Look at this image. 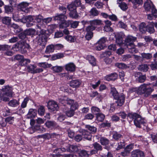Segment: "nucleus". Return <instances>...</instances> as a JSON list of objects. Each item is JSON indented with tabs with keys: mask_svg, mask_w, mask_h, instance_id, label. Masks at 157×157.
Segmentation results:
<instances>
[{
	"mask_svg": "<svg viewBox=\"0 0 157 157\" xmlns=\"http://www.w3.org/2000/svg\"><path fill=\"white\" fill-rule=\"evenodd\" d=\"M154 90L152 85L150 83L143 84L138 88L133 89V91H136L139 94H144L146 97L150 95Z\"/></svg>",
	"mask_w": 157,
	"mask_h": 157,
	"instance_id": "nucleus-1",
	"label": "nucleus"
},
{
	"mask_svg": "<svg viewBox=\"0 0 157 157\" xmlns=\"http://www.w3.org/2000/svg\"><path fill=\"white\" fill-rule=\"evenodd\" d=\"M110 93L114 99L116 100L115 103L117 106H122L124 102L125 97L124 95L123 94H119L116 89L113 87L111 88Z\"/></svg>",
	"mask_w": 157,
	"mask_h": 157,
	"instance_id": "nucleus-2",
	"label": "nucleus"
},
{
	"mask_svg": "<svg viewBox=\"0 0 157 157\" xmlns=\"http://www.w3.org/2000/svg\"><path fill=\"white\" fill-rule=\"evenodd\" d=\"M55 20H59L61 21L59 24V27L60 29H64L69 26L71 23V21L65 20L67 19V17L65 15L60 14L55 17Z\"/></svg>",
	"mask_w": 157,
	"mask_h": 157,
	"instance_id": "nucleus-3",
	"label": "nucleus"
},
{
	"mask_svg": "<svg viewBox=\"0 0 157 157\" xmlns=\"http://www.w3.org/2000/svg\"><path fill=\"white\" fill-rule=\"evenodd\" d=\"M60 102L62 104H63L65 103L66 104H63V106H68V108H78V104L76 102L72 99L67 98H65L64 99L60 98L59 99Z\"/></svg>",
	"mask_w": 157,
	"mask_h": 157,
	"instance_id": "nucleus-4",
	"label": "nucleus"
},
{
	"mask_svg": "<svg viewBox=\"0 0 157 157\" xmlns=\"http://www.w3.org/2000/svg\"><path fill=\"white\" fill-rule=\"evenodd\" d=\"M77 108H68L66 105L62 107L63 111L64 113L68 117H72L75 113V111Z\"/></svg>",
	"mask_w": 157,
	"mask_h": 157,
	"instance_id": "nucleus-5",
	"label": "nucleus"
},
{
	"mask_svg": "<svg viewBox=\"0 0 157 157\" xmlns=\"http://www.w3.org/2000/svg\"><path fill=\"white\" fill-rule=\"evenodd\" d=\"M134 122V124L137 127L141 128V124H143L144 126L145 125L146 123L144 120L139 114L135 118Z\"/></svg>",
	"mask_w": 157,
	"mask_h": 157,
	"instance_id": "nucleus-6",
	"label": "nucleus"
},
{
	"mask_svg": "<svg viewBox=\"0 0 157 157\" xmlns=\"http://www.w3.org/2000/svg\"><path fill=\"white\" fill-rule=\"evenodd\" d=\"M134 76L136 80L140 83L144 82L146 80V77L145 75H143L142 73L139 72L135 73Z\"/></svg>",
	"mask_w": 157,
	"mask_h": 157,
	"instance_id": "nucleus-7",
	"label": "nucleus"
},
{
	"mask_svg": "<svg viewBox=\"0 0 157 157\" xmlns=\"http://www.w3.org/2000/svg\"><path fill=\"white\" fill-rule=\"evenodd\" d=\"M137 38L131 35H128L125 40V43L127 47L132 46H133L134 42L136 40Z\"/></svg>",
	"mask_w": 157,
	"mask_h": 157,
	"instance_id": "nucleus-8",
	"label": "nucleus"
},
{
	"mask_svg": "<svg viewBox=\"0 0 157 157\" xmlns=\"http://www.w3.org/2000/svg\"><path fill=\"white\" fill-rule=\"evenodd\" d=\"M36 66L35 65L30 64L27 67L28 71L29 72L32 73H35L42 72L43 71L42 68H37L36 69Z\"/></svg>",
	"mask_w": 157,
	"mask_h": 157,
	"instance_id": "nucleus-9",
	"label": "nucleus"
},
{
	"mask_svg": "<svg viewBox=\"0 0 157 157\" xmlns=\"http://www.w3.org/2000/svg\"><path fill=\"white\" fill-rule=\"evenodd\" d=\"M14 48L16 51H18L22 53H24L26 52L25 46L23 43L19 42L15 44Z\"/></svg>",
	"mask_w": 157,
	"mask_h": 157,
	"instance_id": "nucleus-10",
	"label": "nucleus"
},
{
	"mask_svg": "<svg viewBox=\"0 0 157 157\" xmlns=\"http://www.w3.org/2000/svg\"><path fill=\"white\" fill-rule=\"evenodd\" d=\"M48 109L52 111L56 110L58 109V105L57 103L53 101H49L48 104Z\"/></svg>",
	"mask_w": 157,
	"mask_h": 157,
	"instance_id": "nucleus-11",
	"label": "nucleus"
},
{
	"mask_svg": "<svg viewBox=\"0 0 157 157\" xmlns=\"http://www.w3.org/2000/svg\"><path fill=\"white\" fill-rule=\"evenodd\" d=\"M144 7L145 10H156L150 0H146L144 3Z\"/></svg>",
	"mask_w": 157,
	"mask_h": 157,
	"instance_id": "nucleus-12",
	"label": "nucleus"
},
{
	"mask_svg": "<svg viewBox=\"0 0 157 157\" xmlns=\"http://www.w3.org/2000/svg\"><path fill=\"white\" fill-rule=\"evenodd\" d=\"M3 93L7 97H12V88L9 86H6L2 89Z\"/></svg>",
	"mask_w": 157,
	"mask_h": 157,
	"instance_id": "nucleus-13",
	"label": "nucleus"
},
{
	"mask_svg": "<svg viewBox=\"0 0 157 157\" xmlns=\"http://www.w3.org/2000/svg\"><path fill=\"white\" fill-rule=\"evenodd\" d=\"M131 157H144V155L143 151L136 150L132 152Z\"/></svg>",
	"mask_w": 157,
	"mask_h": 157,
	"instance_id": "nucleus-14",
	"label": "nucleus"
},
{
	"mask_svg": "<svg viewBox=\"0 0 157 157\" xmlns=\"http://www.w3.org/2000/svg\"><path fill=\"white\" fill-rule=\"evenodd\" d=\"M118 77V74L115 72L106 75L105 77V79L108 81H114L117 79Z\"/></svg>",
	"mask_w": 157,
	"mask_h": 157,
	"instance_id": "nucleus-15",
	"label": "nucleus"
},
{
	"mask_svg": "<svg viewBox=\"0 0 157 157\" xmlns=\"http://www.w3.org/2000/svg\"><path fill=\"white\" fill-rule=\"evenodd\" d=\"M37 115V111L36 109H29V112L27 115V118L29 119L35 117Z\"/></svg>",
	"mask_w": 157,
	"mask_h": 157,
	"instance_id": "nucleus-16",
	"label": "nucleus"
},
{
	"mask_svg": "<svg viewBox=\"0 0 157 157\" xmlns=\"http://www.w3.org/2000/svg\"><path fill=\"white\" fill-rule=\"evenodd\" d=\"M65 146H69V149H67V151L69 152H77L79 151V149L78 147L76 145H69L67 144H64Z\"/></svg>",
	"mask_w": 157,
	"mask_h": 157,
	"instance_id": "nucleus-17",
	"label": "nucleus"
},
{
	"mask_svg": "<svg viewBox=\"0 0 157 157\" xmlns=\"http://www.w3.org/2000/svg\"><path fill=\"white\" fill-rule=\"evenodd\" d=\"M26 19L27 22L26 25L28 27H30L33 25L35 22L34 19V16H28L26 17Z\"/></svg>",
	"mask_w": 157,
	"mask_h": 157,
	"instance_id": "nucleus-18",
	"label": "nucleus"
},
{
	"mask_svg": "<svg viewBox=\"0 0 157 157\" xmlns=\"http://www.w3.org/2000/svg\"><path fill=\"white\" fill-rule=\"evenodd\" d=\"M124 36V34L122 33H118L116 37V42L117 44L120 45L123 43V37Z\"/></svg>",
	"mask_w": 157,
	"mask_h": 157,
	"instance_id": "nucleus-19",
	"label": "nucleus"
},
{
	"mask_svg": "<svg viewBox=\"0 0 157 157\" xmlns=\"http://www.w3.org/2000/svg\"><path fill=\"white\" fill-rule=\"evenodd\" d=\"M81 82L78 80H73L70 82V86L73 88H78L80 86Z\"/></svg>",
	"mask_w": 157,
	"mask_h": 157,
	"instance_id": "nucleus-20",
	"label": "nucleus"
},
{
	"mask_svg": "<svg viewBox=\"0 0 157 157\" xmlns=\"http://www.w3.org/2000/svg\"><path fill=\"white\" fill-rule=\"evenodd\" d=\"M39 43L41 45L45 47L47 42V37L46 36L39 37L38 40Z\"/></svg>",
	"mask_w": 157,
	"mask_h": 157,
	"instance_id": "nucleus-21",
	"label": "nucleus"
},
{
	"mask_svg": "<svg viewBox=\"0 0 157 157\" xmlns=\"http://www.w3.org/2000/svg\"><path fill=\"white\" fill-rule=\"evenodd\" d=\"M75 66L73 63H69L65 66V69L67 71L73 72L75 71Z\"/></svg>",
	"mask_w": 157,
	"mask_h": 157,
	"instance_id": "nucleus-22",
	"label": "nucleus"
},
{
	"mask_svg": "<svg viewBox=\"0 0 157 157\" xmlns=\"http://www.w3.org/2000/svg\"><path fill=\"white\" fill-rule=\"evenodd\" d=\"M82 135L84 136L83 137L85 139L89 140H90L91 139V135L88 131L83 130L82 131Z\"/></svg>",
	"mask_w": 157,
	"mask_h": 157,
	"instance_id": "nucleus-23",
	"label": "nucleus"
},
{
	"mask_svg": "<svg viewBox=\"0 0 157 157\" xmlns=\"http://www.w3.org/2000/svg\"><path fill=\"white\" fill-rule=\"evenodd\" d=\"M154 26H155V23L153 22L149 23L147 26V30L146 31L148 32L151 33H153L155 31Z\"/></svg>",
	"mask_w": 157,
	"mask_h": 157,
	"instance_id": "nucleus-24",
	"label": "nucleus"
},
{
	"mask_svg": "<svg viewBox=\"0 0 157 157\" xmlns=\"http://www.w3.org/2000/svg\"><path fill=\"white\" fill-rule=\"evenodd\" d=\"M113 138L116 140H118L123 137L122 135L118 132L113 131L112 133Z\"/></svg>",
	"mask_w": 157,
	"mask_h": 157,
	"instance_id": "nucleus-25",
	"label": "nucleus"
},
{
	"mask_svg": "<svg viewBox=\"0 0 157 157\" xmlns=\"http://www.w3.org/2000/svg\"><path fill=\"white\" fill-rule=\"evenodd\" d=\"M45 125L48 128H52L56 127L57 124L54 121H48L45 123Z\"/></svg>",
	"mask_w": 157,
	"mask_h": 157,
	"instance_id": "nucleus-26",
	"label": "nucleus"
},
{
	"mask_svg": "<svg viewBox=\"0 0 157 157\" xmlns=\"http://www.w3.org/2000/svg\"><path fill=\"white\" fill-rule=\"evenodd\" d=\"M142 59L143 60H149L152 57L151 54L150 53H143L141 54Z\"/></svg>",
	"mask_w": 157,
	"mask_h": 157,
	"instance_id": "nucleus-27",
	"label": "nucleus"
},
{
	"mask_svg": "<svg viewBox=\"0 0 157 157\" xmlns=\"http://www.w3.org/2000/svg\"><path fill=\"white\" fill-rule=\"evenodd\" d=\"M30 60L29 59H25L24 57L21 60V61L19 62V65L22 66H25L27 64L30 63Z\"/></svg>",
	"mask_w": 157,
	"mask_h": 157,
	"instance_id": "nucleus-28",
	"label": "nucleus"
},
{
	"mask_svg": "<svg viewBox=\"0 0 157 157\" xmlns=\"http://www.w3.org/2000/svg\"><path fill=\"white\" fill-rule=\"evenodd\" d=\"M100 141L101 144L103 145H106L109 143V140L107 138L103 137L100 138Z\"/></svg>",
	"mask_w": 157,
	"mask_h": 157,
	"instance_id": "nucleus-29",
	"label": "nucleus"
},
{
	"mask_svg": "<svg viewBox=\"0 0 157 157\" xmlns=\"http://www.w3.org/2000/svg\"><path fill=\"white\" fill-rule=\"evenodd\" d=\"M19 102L15 99H13L10 101L8 103L10 106L12 107L17 106L19 105Z\"/></svg>",
	"mask_w": 157,
	"mask_h": 157,
	"instance_id": "nucleus-30",
	"label": "nucleus"
},
{
	"mask_svg": "<svg viewBox=\"0 0 157 157\" xmlns=\"http://www.w3.org/2000/svg\"><path fill=\"white\" fill-rule=\"evenodd\" d=\"M2 21L3 24L8 25L9 27L11 24V19L9 17H5L2 18Z\"/></svg>",
	"mask_w": 157,
	"mask_h": 157,
	"instance_id": "nucleus-31",
	"label": "nucleus"
},
{
	"mask_svg": "<svg viewBox=\"0 0 157 157\" xmlns=\"http://www.w3.org/2000/svg\"><path fill=\"white\" fill-rule=\"evenodd\" d=\"M55 49L54 46L51 44L47 47L45 52L46 53H49L53 52Z\"/></svg>",
	"mask_w": 157,
	"mask_h": 157,
	"instance_id": "nucleus-32",
	"label": "nucleus"
},
{
	"mask_svg": "<svg viewBox=\"0 0 157 157\" xmlns=\"http://www.w3.org/2000/svg\"><path fill=\"white\" fill-rule=\"evenodd\" d=\"M87 58L89 62L91 65L93 66L95 65L96 60L94 56L91 55H88Z\"/></svg>",
	"mask_w": 157,
	"mask_h": 157,
	"instance_id": "nucleus-33",
	"label": "nucleus"
},
{
	"mask_svg": "<svg viewBox=\"0 0 157 157\" xmlns=\"http://www.w3.org/2000/svg\"><path fill=\"white\" fill-rule=\"evenodd\" d=\"M38 65L40 67H42L44 69L50 67L52 66L51 64H48L46 62L40 63L38 64Z\"/></svg>",
	"mask_w": 157,
	"mask_h": 157,
	"instance_id": "nucleus-34",
	"label": "nucleus"
},
{
	"mask_svg": "<svg viewBox=\"0 0 157 157\" xmlns=\"http://www.w3.org/2000/svg\"><path fill=\"white\" fill-rule=\"evenodd\" d=\"M139 29L140 31L142 33L145 32L147 30V28L144 23H142L140 25Z\"/></svg>",
	"mask_w": 157,
	"mask_h": 157,
	"instance_id": "nucleus-35",
	"label": "nucleus"
},
{
	"mask_svg": "<svg viewBox=\"0 0 157 157\" xmlns=\"http://www.w3.org/2000/svg\"><path fill=\"white\" fill-rule=\"evenodd\" d=\"M77 6L79 7V6H78L76 3H75L74 2V3H71L68 5L67 7L68 10H76Z\"/></svg>",
	"mask_w": 157,
	"mask_h": 157,
	"instance_id": "nucleus-36",
	"label": "nucleus"
},
{
	"mask_svg": "<svg viewBox=\"0 0 157 157\" xmlns=\"http://www.w3.org/2000/svg\"><path fill=\"white\" fill-rule=\"evenodd\" d=\"M139 70L143 72L147 71L148 69V66L147 64H142L139 66Z\"/></svg>",
	"mask_w": 157,
	"mask_h": 157,
	"instance_id": "nucleus-37",
	"label": "nucleus"
},
{
	"mask_svg": "<svg viewBox=\"0 0 157 157\" xmlns=\"http://www.w3.org/2000/svg\"><path fill=\"white\" fill-rule=\"evenodd\" d=\"M138 114L136 113H129L127 116V119L129 120L130 119V121H131L133 119L135 120V118L138 116Z\"/></svg>",
	"mask_w": 157,
	"mask_h": 157,
	"instance_id": "nucleus-38",
	"label": "nucleus"
},
{
	"mask_svg": "<svg viewBox=\"0 0 157 157\" xmlns=\"http://www.w3.org/2000/svg\"><path fill=\"white\" fill-rule=\"evenodd\" d=\"M105 118V115L101 113H99L96 115V119L99 122H102Z\"/></svg>",
	"mask_w": 157,
	"mask_h": 157,
	"instance_id": "nucleus-39",
	"label": "nucleus"
},
{
	"mask_svg": "<svg viewBox=\"0 0 157 157\" xmlns=\"http://www.w3.org/2000/svg\"><path fill=\"white\" fill-rule=\"evenodd\" d=\"M51 69L55 72L59 73L61 72L63 70L62 67L59 66H55L52 67Z\"/></svg>",
	"mask_w": 157,
	"mask_h": 157,
	"instance_id": "nucleus-40",
	"label": "nucleus"
},
{
	"mask_svg": "<svg viewBox=\"0 0 157 157\" xmlns=\"http://www.w3.org/2000/svg\"><path fill=\"white\" fill-rule=\"evenodd\" d=\"M91 111L93 114L97 115L100 113V110L98 107L93 106L91 108Z\"/></svg>",
	"mask_w": 157,
	"mask_h": 157,
	"instance_id": "nucleus-41",
	"label": "nucleus"
},
{
	"mask_svg": "<svg viewBox=\"0 0 157 157\" xmlns=\"http://www.w3.org/2000/svg\"><path fill=\"white\" fill-rule=\"evenodd\" d=\"M90 25H92L93 26L98 25H100L101 24V21L99 20H95L92 21H90Z\"/></svg>",
	"mask_w": 157,
	"mask_h": 157,
	"instance_id": "nucleus-42",
	"label": "nucleus"
},
{
	"mask_svg": "<svg viewBox=\"0 0 157 157\" xmlns=\"http://www.w3.org/2000/svg\"><path fill=\"white\" fill-rule=\"evenodd\" d=\"M69 14L70 17L72 18H76L78 17L76 10H71Z\"/></svg>",
	"mask_w": 157,
	"mask_h": 157,
	"instance_id": "nucleus-43",
	"label": "nucleus"
},
{
	"mask_svg": "<svg viewBox=\"0 0 157 157\" xmlns=\"http://www.w3.org/2000/svg\"><path fill=\"white\" fill-rule=\"evenodd\" d=\"M9 27L15 29H17L18 32L21 31L22 30L21 28L19 25L14 23L10 24Z\"/></svg>",
	"mask_w": 157,
	"mask_h": 157,
	"instance_id": "nucleus-44",
	"label": "nucleus"
},
{
	"mask_svg": "<svg viewBox=\"0 0 157 157\" xmlns=\"http://www.w3.org/2000/svg\"><path fill=\"white\" fill-rule=\"evenodd\" d=\"M128 49V51L129 52L132 53H136L138 52V50L136 48L135 45H133V46H130L127 47Z\"/></svg>",
	"mask_w": 157,
	"mask_h": 157,
	"instance_id": "nucleus-45",
	"label": "nucleus"
},
{
	"mask_svg": "<svg viewBox=\"0 0 157 157\" xmlns=\"http://www.w3.org/2000/svg\"><path fill=\"white\" fill-rule=\"evenodd\" d=\"M29 5V3L26 2H23L19 4L18 5V8L22 10L27 7Z\"/></svg>",
	"mask_w": 157,
	"mask_h": 157,
	"instance_id": "nucleus-46",
	"label": "nucleus"
},
{
	"mask_svg": "<svg viewBox=\"0 0 157 157\" xmlns=\"http://www.w3.org/2000/svg\"><path fill=\"white\" fill-rule=\"evenodd\" d=\"M38 114L40 116L44 115L45 113V109L44 107L42 106H40L39 107L38 110Z\"/></svg>",
	"mask_w": 157,
	"mask_h": 157,
	"instance_id": "nucleus-47",
	"label": "nucleus"
},
{
	"mask_svg": "<svg viewBox=\"0 0 157 157\" xmlns=\"http://www.w3.org/2000/svg\"><path fill=\"white\" fill-rule=\"evenodd\" d=\"M65 39L70 42H73L75 40V36L70 35H67L65 36Z\"/></svg>",
	"mask_w": 157,
	"mask_h": 157,
	"instance_id": "nucleus-48",
	"label": "nucleus"
},
{
	"mask_svg": "<svg viewBox=\"0 0 157 157\" xmlns=\"http://www.w3.org/2000/svg\"><path fill=\"white\" fill-rule=\"evenodd\" d=\"M115 65L118 68L121 69H126L127 67V66L124 63H117Z\"/></svg>",
	"mask_w": 157,
	"mask_h": 157,
	"instance_id": "nucleus-49",
	"label": "nucleus"
},
{
	"mask_svg": "<svg viewBox=\"0 0 157 157\" xmlns=\"http://www.w3.org/2000/svg\"><path fill=\"white\" fill-rule=\"evenodd\" d=\"M119 3V6L120 7L121 9L122 10H126L128 7L126 4L124 2H122L121 3L118 2Z\"/></svg>",
	"mask_w": 157,
	"mask_h": 157,
	"instance_id": "nucleus-50",
	"label": "nucleus"
},
{
	"mask_svg": "<svg viewBox=\"0 0 157 157\" xmlns=\"http://www.w3.org/2000/svg\"><path fill=\"white\" fill-rule=\"evenodd\" d=\"M95 29V27L90 25L88 26L86 29V32L89 33H93L92 31Z\"/></svg>",
	"mask_w": 157,
	"mask_h": 157,
	"instance_id": "nucleus-51",
	"label": "nucleus"
},
{
	"mask_svg": "<svg viewBox=\"0 0 157 157\" xmlns=\"http://www.w3.org/2000/svg\"><path fill=\"white\" fill-rule=\"evenodd\" d=\"M64 57V55L63 53H58L54 55L52 58L54 59H59Z\"/></svg>",
	"mask_w": 157,
	"mask_h": 157,
	"instance_id": "nucleus-52",
	"label": "nucleus"
},
{
	"mask_svg": "<svg viewBox=\"0 0 157 157\" xmlns=\"http://www.w3.org/2000/svg\"><path fill=\"white\" fill-rule=\"evenodd\" d=\"M93 146L94 148L98 151L102 150V147L97 142L93 144Z\"/></svg>",
	"mask_w": 157,
	"mask_h": 157,
	"instance_id": "nucleus-53",
	"label": "nucleus"
},
{
	"mask_svg": "<svg viewBox=\"0 0 157 157\" xmlns=\"http://www.w3.org/2000/svg\"><path fill=\"white\" fill-rule=\"evenodd\" d=\"M43 17L40 15L35 16H34V19L35 22L36 21L38 23L40 22L42 20H43Z\"/></svg>",
	"mask_w": 157,
	"mask_h": 157,
	"instance_id": "nucleus-54",
	"label": "nucleus"
},
{
	"mask_svg": "<svg viewBox=\"0 0 157 157\" xmlns=\"http://www.w3.org/2000/svg\"><path fill=\"white\" fill-rule=\"evenodd\" d=\"M86 127L90 131V133L91 132H95L96 131V128L94 126H91L89 125H86Z\"/></svg>",
	"mask_w": 157,
	"mask_h": 157,
	"instance_id": "nucleus-55",
	"label": "nucleus"
},
{
	"mask_svg": "<svg viewBox=\"0 0 157 157\" xmlns=\"http://www.w3.org/2000/svg\"><path fill=\"white\" fill-rule=\"evenodd\" d=\"M29 100L28 98H26L22 102L21 105V107L22 108H25L26 107L28 101Z\"/></svg>",
	"mask_w": 157,
	"mask_h": 157,
	"instance_id": "nucleus-56",
	"label": "nucleus"
},
{
	"mask_svg": "<svg viewBox=\"0 0 157 157\" xmlns=\"http://www.w3.org/2000/svg\"><path fill=\"white\" fill-rule=\"evenodd\" d=\"M6 96H7L6 95H4V93H3L0 95V99L5 101H9V98Z\"/></svg>",
	"mask_w": 157,
	"mask_h": 157,
	"instance_id": "nucleus-57",
	"label": "nucleus"
},
{
	"mask_svg": "<svg viewBox=\"0 0 157 157\" xmlns=\"http://www.w3.org/2000/svg\"><path fill=\"white\" fill-rule=\"evenodd\" d=\"M79 154L81 156L88 157L89 155V154H88V152L85 150L80 151Z\"/></svg>",
	"mask_w": 157,
	"mask_h": 157,
	"instance_id": "nucleus-58",
	"label": "nucleus"
},
{
	"mask_svg": "<svg viewBox=\"0 0 157 157\" xmlns=\"http://www.w3.org/2000/svg\"><path fill=\"white\" fill-rule=\"evenodd\" d=\"M86 34L85 36V38L87 40H90L93 37V33H89L86 32Z\"/></svg>",
	"mask_w": 157,
	"mask_h": 157,
	"instance_id": "nucleus-59",
	"label": "nucleus"
},
{
	"mask_svg": "<svg viewBox=\"0 0 157 157\" xmlns=\"http://www.w3.org/2000/svg\"><path fill=\"white\" fill-rule=\"evenodd\" d=\"M45 32V31L44 30L42 29L38 30L37 31V34L39 37L43 36H46Z\"/></svg>",
	"mask_w": 157,
	"mask_h": 157,
	"instance_id": "nucleus-60",
	"label": "nucleus"
},
{
	"mask_svg": "<svg viewBox=\"0 0 157 157\" xmlns=\"http://www.w3.org/2000/svg\"><path fill=\"white\" fill-rule=\"evenodd\" d=\"M14 118L13 117H9L5 119V121L6 123H8L9 124H12L14 121Z\"/></svg>",
	"mask_w": 157,
	"mask_h": 157,
	"instance_id": "nucleus-61",
	"label": "nucleus"
},
{
	"mask_svg": "<svg viewBox=\"0 0 157 157\" xmlns=\"http://www.w3.org/2000/svg\"><path fill=\"white\" fill-rule=\"evenodd\" d=\"M79 22L77 21H71V27L73 28H76L78 26Z\"/></svg>",
	"mask_w": 157,
	"mask_h": 157,
	"instance_id": "nucleus-62",
	"label": "nucleus"
},
{
	"mask_svg": "<svg viewBox=\"0 0 157 157\" xmlns=\"http://www.w3.org/2000/svg\"><path fill=\"white\" fill-rule=\"evenodd\" d=\"M26 35H33L35 33L33 29H29L25 31Z\"/></svg>",
	"mask_w": 157,
	"mask_h": 157,
	"instance_id": "nucleus-63",
	"label": "nucleus"
},
{
	"mask_svg": "<svg viewBox=\"0 0 157 157\" xmlns=\"http://www.w3.org/2000/svg\"><path fill=\"white\" fill-rule=\"evenodd\" d=\"M10 48V47L8 45H0V51L7 50Z\"/></svg>",
	"mask_w": 157,
	"mask_h": 157,
	"instance_id": "nucleus-64",
	"label": "nucleus"
}]
</instances>
